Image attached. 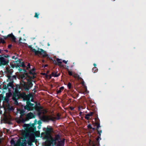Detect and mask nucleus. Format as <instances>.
I'll return each mask as SVG.
<instances>
[{
    "label": "nucleus",
    "mask_w": 146,
    "mask_h": 146,
    "mask_svg": "<svg viewBox=\"0 0 146 146\" xmlns=\"http://www.w3.org/2000/svg\"><path fill=\"white\" fill-rule=\"evenodd\" d=\"M23 127L25 130H22L20 132L22 138L18 140L16 144L14 140L12 139L11 141V146H27V143L31 145L32 142L35 141V133L37 132L34 125L25 124L24 125Z\"/></svg>",
    "instance_id": "obj_1"
},
{
    "label": "nucleus",
    "mask_w": 146,
    "mask_h": 146,
    "mask_svg": "<svg viewBox=\"0 0 146 146\" xmlns=\"http://www.w3.org/2000/svg\"><path fill=\"white\" fill-rule=\"evenodd\" d=\"M44 131L45 132H42L41 134V137L43 139H46L47 140L45 141L44 146H51L52 144L53 145V144H56V140L54 139L50 135V133L51 131V128H44L43 129Z\"/></svg>",
    "instance_id": "obj_2"
},
{
    "label": "nucleus",
    "mask_w": 146,
    "mask_h": 146,
    "mask_svg": "<svg viewBox=\"0 0 146 146\" xmlns=\"http://www.w3.org/2000/svg\"><path fill=\"white\" fill-rule=\"evenodd\" d=\"M26 99L28 101L27 102V105L24 107V108L28 110H33L34 108V104L30 103L29 101L31 100V102H33L32 96L31 94H29L26 96Z\"/></svg>",
    "instance_id": "obj_3"
},
{
    "label": "nucleus",
    "mask_w": 146,
    "mask_h": 146,
    "mask_svg": "<svg viewBox=\"0 0 146 146\" xmlns=\"http://www.w3.org/2000/svg\"><path fill=\"white\" fill-rule=\"evenodd\" d=\"M18 112H19L21 114L20 118L19 119V121H18L19 122L24 123L26 121L28 120V119H31L33 117V113H29L27 115L26 117L24 119L22 117V116L23 115L25 112L24 111L20 109L18 111Z\"/></svg>",
    "instance_id": "obj_4"
},
{
    "label": "nucleus",
    "mask_w": 146,
    "mask_h": 146,
    "mask_svg": "<svg viewBox=\"0 0 146 146\" xmlns=\"http://www.w3.org/2000/svg\"><path fill=\"white\" fill-rule=\"evenodd\" d=\"M20 78L21 79V85L26 89L29 90V89L30 88L28 87L26 85V82L25 80L28 82V83L31 86H32V84L31 82H29L26 79L25 76L23 74L20 75Z\"/></svg>",
    "instance_id": "obj_5"
},
{
    "label": "nucleus",
    "mask_w": 146,
    "mask_h": 146,
    "mask_svg": "<svg viewBox=\"0 0 146 146\" xmlns=\"http://www.w3.org/2000/svg\"><path fill=\"white\" fill-rule=\"evenodd\" d=\"M28 47L32 51L35 53V55L40 54L43 57L46 56L47 55L46 52L41 49L38 48V50H36V49L33 48L31 46H29Z\"/></svg>",
    "instance_id": "obj_6"
},
{
    "label": "nucleus",
    "mask_w": 146,
    "mask_h": 146,
    "mask_svg": "<svg viewBox=\"0 0 146 146\" xmlns=\"http://www.w3.org/2000/svg\"><path fill=\"white\" fill-rule=\"evenodd\" d=\"M3 37L4 39H6L8 37H10L11 38V40L13 42H15L16 38L12 34V33L11 34L8 35L7 36H3Z\"/></svg>",
    "instance_id": "obj_7"
},
{
    "label": "nucleus",
    "mask_w": 146,
    "mask_h": 146,
    "mask_svg": "<svg viewBox=\"0 0 146 146\" xmlns=\"http://www.w3.org/2000/svg\"><path fill=\"white\" fill-rule=\"evenodd\" d=\"M4 120L6 121H9L11 120V119L10 115L9 114L5 112L3 114Z\"/></svg>",
    "instance_id": "obj_8"
},
{
    "label": "nucleus",
    "mask_w": 146,
    "mask_h": 146,
    "mask_svg": "<svg viewBox=\"0 0 146 146\" xmlns=\"http://www.w3.org/2000/svg\"><path fill=\"white\" fill-rule=\"evenodd\" d=\"M7 63V62L5 60L4 58H0V65L1 64H6Z\"/></svg>",
    "instance_id": "obj_9"
},
{
    "label": "nucleus",
    "mask_w": 146,
    "mask_h": 146,
    "mask_svg": "<svg viewBox=\"0 0 146 146\" xmlns=\"http://www.w3.org/2000/svg\"><path fill=\"white\" fill-rule=\"evenodd\" d=\"M92 112H90L87 114L86 115L85 117V118L86 119H88L90 118V117L92 115Z\"/></svg>",
    "instance_id": "obj_10"
},
{
    "label": "nucleus",
    "mask_w": 146,
    "mask_h": 146,
    "mask_svg": "<svg viewBox=\"0 0 146 146\" xmlns=\"http://www.w3.org/2000/svg\"><path fill=\"white\" fill-rule=\"evenodd\" d=\"M57 61L58 62V65L60 66H63V65H62V62L61 61V59H59L58 58H57L56 59Z\"/></svg>",
    "instance_id": "obj_11"
},
{
    "label": "nucleus",
    "mask_w": 146,
    "mask_h": 146,
    "mask_svg": "<svg viewBox=\"0 0 146 146\" xmlns=\"http://www.w3.org/2000/svg\"><path fill=\"white\" fill-rule=\"evenodd\" d=\"M58 141L59 143L58 145V146H64V139H63V140L61 141Z\"/></svg>",
    "instance_id": "obj_12"
},
{
    "label": "nucleus",
    "mask_w": 146,
    "mask_h": 146,
    "mask_svg": "<svg viewBox=\"0 0 146 146\" xmlns=\"http://www.w3.org/2000/svg\"><path fill=\"white\" fill-rule=\"evenodd\" d=\"M42 119L44 121H47L50 119V117L47 116L43 115L42 117Z\"/></svg>",
    "instance_id": "obj_13"
},
{
    "label": "nucleus",
    "mask_w": 146,
    "mask_h": 146,
    "mask_svg": "<svg viewBox=\"0 0 146 146\" xmlns=\"http://www.w3.org/2000/svg\"><path fill=\"white\" fill-rule=\"evenodd\" d=\"M60 74H57L56 73L52 72L51 75L54 77H57L60 75Z\"/></svg>",
    "instance_id": "obj_14"
},
{
    "label": "nucleus",
    "mask_w": 146,
    "mask_h": 146,
    "mask_svg": "<svg viewBox=\"0 0 146 146\" xmlns=\"http://www.w3.org/2000/svg\"><path fill=\"white\" fill-rule=\"evenodd\" d=\"M11 95V92H9L8 93H7L6 94V96L7 97V99H6V100L7 101V99H8L10 96Z\"/></svg>",
    "instance_id": "obj_15"
},
{
    "label": "nucleus",
    "mask_w": 146,
    "mask_h": 146,
    "mask_svg": "<svg viewBox=\"0 0 146 146\" xmlns=\"http://www.w3.org/2000/svg\"><path fill=\"white\" fill-rule=\"evenodd\" d=\"M100 127V125L98 124V125H97V130L98 131V133L100 135V136L101 133H102V130L99 131L98 130V129Z\"/></svg>",
    "instance_id": "obj_16"
},
{
    "label": "nucleus",
    "mask_w": 146,
    "mask_h": 146,
    "mask_svg": "<svg viewBox=\"0 0 146 146\" xmlns=\"http://www.w3.org/2000/svg\"><path fill=\"white\" fill-rule=\"evenodd\" d=\"M29 73L31 74L34 75L35 74V69L33 68L29 72Z\"/></svg>",
    "instance_id": "obj_17"
},
{
    "label": "nucleus",
    "mask_w": 146,
    "mask_h": 146,
    "mask_svg": "<svg viewBox=\"0 0 146 146\" xmlns=\"http://www.w3.org/2000/svg\"><path fill=\"white\" fill-rule=\"evenodd\" d=\"M64 89V87L63 86H62V87H61L60 88V89L59 90H58L57 92V94H58L59 93H60V92H61V90H63Z\"/></svg>",
    "instance_id": "obj_18"
},
{
    "label": "nucleus",
    "mask_w": 146,
    "mask_h": 146,
    "mask_svg": "<svg viewBox=\"0 0 146 146\" xmlns=\"http://www.w3.org/2000/svg\"><path fill=\"white\" fill-rule=\"evenodd\" d=\"M84 90H85V92H84V94H87L88 93V91H87V86H85V87H84Z\"/></svg>",
    "instance_id": "obj_19"
},
{
    "label": "nucleus",
    "mask_w": 146,
    "mask_h": 146,
    "mask_svg": "<svg viewBox=\"0 0 146 146\" xmlns=\"http://www.w3.org/2000/svg\"><path fill=\"white\" fill-rule=\"evenodd\" d=\"M92 70L94 72H95L97 71L98 69L96 67H94L93 68Z\"/></svg>",
    "instance_id": "obj_20"
},
{
    "label": "nucleus",
    "mask_w": 146,
    "mask_h": 146,
    "mask_svg": "<svg viewBox=\"0 0 146 146\" xmlns=\"http://www.w3.org/2000/svg\"><path fill=\"white\" fill-rule=\"evenodd\" d=\"M68 86L69 89H70L71 87V84L69 83L68 84Z\"/></svg>",
    "instance_id": "obj_21"
},
{
    "label": "nucleus",
    "mask_w": 146,
    "mask_h": 146,
    "mask_svg": "<svg viewBox=\"0 0 146 146\" xmlns=\"http://www.w3.org/2000/svg\"><path fill=\"white\" fill-rule=\"evenodd\" d=\"M1 42L3 43H5V41L4 40H3L2 39H1Z\"/></svg>",
    "instance_id": "obj_22"
},
{
    "label": "nucleus",
    "mask_w": 146,
    "mask_h": 146,
    "mask_svg": "<svg viewBox=\"0 0 146 146\" xmlns=\"http://www.w3.org/2000/svg\"><path fill=\"white\" fill-rule=\"evenodd\" d=\"M38 14H37L36 13H35V17H36L37 18H38Z\"/></svg>",
    "instance_id": "obj_23"
},
{
    "label": "nucleus",
    "mask_w": 146,
    "mask_h": 146,
    "mask_svg": "<svg viewBox=\"0 0 146 146\" xmlns=\"http://www.w3.org/2000/svg\"><path fill=\"white\" fill-rule=\"evenodd\" d=\"M21 66H22L23 67H24L25 66L24 65V64L22 62L21 64L20 65Z\"/></svg>",
    "instance_id": "obj_24"
},
{
    "label": "nucleus",
    "mask_w": 146,
    "mask_h": 146,
    "mask_svg": "<svg viewBox=\"0 0 146 146\" xmlns=\"http://www.w3.org/2000/svg\"><path fill=\"white\" fill-rule=\"evenodd\" d=\"M68 72L69 74V75H72V72L69 71Z\"/></svg>",
    "instance_id": "obj_25"
},
{
    "label": "nucleus",
    "mask_w": 146,
    "mask_h": 146,
    "mask_svg": "<svg viewBox=\"0 0 146 146\" xmlns=\"http://www.w3.org/2000/svg\"><path fill=\"white\" fill-rule=\"evenodd\" d=\"M88 128H89L91 129L92 128V127L91 126V125H89L88 126Z\"/></svg>",
    "instance_id": "obj_26"
},
{
    "label": "nucleus",
    "mask_w": 146,
    "mask_h": 146,
    "mask_svg": "<svg viewBox=\"0 0 146 146\" xmlns=\"http://www.w3.org/2000/svg\"><path fill=\"white\" fill-rule=\"evenodd\" d=\"M67 62H68V61H66V60H63L62 61V62H64V63H65L66 64L67 63Z\"/></svg>",
    "instance_id": "obj_27"
},
{
    "label": "nucleus",
    "mask_w": 146,
    "mask_h": 146,
    "mask_svg": "<svg viewBox=\"0 0 146 146\" xmlns=\"http://www.w3.org/2000/svg\"><path fill=\"white\" fill-rule=\"evenodd\" d=\"M82 84L84 86V87H85V86H86L84 82V81H83L82 83Z\"/></svg>",
    "instance_id": "obj_28"
},
{
    "label": "nucleus",
    "mask_w": 146,
    "mask_h": 146,
    "mask_svg": "<svg viewBox=\"0 0 146 146\" xmlns=\"http://www.w3.org/2000/svg\"><path fill=\"white\" fill-rule=\"evenodd\" d=\"M3 98V97L1 95H0V100H1Z\"/></svg>",
    "instance_id": "obj_29"
},
{
    "label": "nucleus",
    "mask_w": 146,
    "mask_h": 146,
    "mask_svg": "<svg viewBox=\"0 0 146 146\" xmlns=\"http://www.w3.org/2000/svg\"><path fill=\"white\" fill-rule=\"evenodd\" d=\"M28 67L27 68V69H28L29 68H30V65L29 63L28 64Z\"/></svg>",
    "instance_id": "obj_30"
},
{
    "label": "nucleus",
    "mask_w": 146,
    "mask_h": 146,
    "mask_svg": "<svg viewBox=\"0 0 146 146\" xmlns=\"http://www.w3.org/2000/svg\"><path fill=\"white\" fill-rule=\"evenodd\" d=\"M101 139V138L100 137H98L97 139V141L100 140Z\"/></svg>",
    "instance_id": "obj_31"
},
{
    "label": "nucleus",
    "mask_w": 146,
    "mask_h": 146,
    "mask_svg": "<svg viewBox=\"0 0 146 146\" xmlns=\"http://www.w3.org/2000/svg\"><path fill=\"white\" fill-rule=\"evenodd\" d=\"M41 127V125L40 124L39 125L38 127V128L39 129H40Z\"/></svg>",
    "instance_id": "obj_32"
},
{
    "label": "nucleus",
    "mask_w": 146,
    "mask_h": 146,
    "mask_svg": "<svg viewBox=\"0 0 146 146\" xmlns=\"http://www.w3.org/2000/svg\"><path fill=\"white\" fill-rule=\"evenodd\" d=\"M21 38H20L19 40V42H21V43H23V42H22L21 41Z\"/></svg>",
    "instance_id": "obj_33"
},
{
    "label": "nucleus",
    "mask_w": 146,
    "mask_h": 146,
    "mask_svg": "<svg viewBox=\"0 0 146 146\" xmlns=\"http://www.w3.org/2000/svg\"><path fill=\"white\" fill-rule=\"evenodd\" d=\"M46 111L45 110H44L43 111V113L44 114L45 113H46Z\"/></svg>",
    "instance_id": "obj_34"
},
{
    "label": "nucleus",
    "mask_w": 146,
    "mask_h": 146,
    "mask_svg": "<svg viewBox=\"0 0 146 146\" xmlns=\"http://www.w3.org/2000/svg\"><path fill=\"white\" fill-rule=\"evenodd\" d=\"M73 76L74 77H75V78H76V77H77V75H75V74H73Z\"/></svg>",
    "instance_id": "obj_35"
},
{
    "label": "nucleus",
    "mask_w": 146,
    "mask_h": 146,
    "mask_svg": "<svg viewBox=\"0 0 146 146\" xmlns=\"http://www.w3.org/2000/svg\"><path fill=\"white\" fill-rule=\"evenodd\" d=\"M2 110H1V108H0V114L2 113Z\"/></svg>",
    "instance_id": "obj_36"
},
{
    "label": "nucleus",
    "mask_w": 146,
    "mask_h": 146,
    "mask_svg": "<svg viewBox=\"0 0 146 146\" xmlns=\"http://www.w3.org/2000/svg\"><path fill=\"white\" fill-rule=\"evenodd\" d=\"M60 118L59 117V116H58L56 118V119L58 120Z\"/></svg>",
    "instance_id": "obj_37"
},
{
    "label": "nucleus",
    "mask_w": 146,
    "mask_h": 146,
    "mask_svg": "<svg viewBox=\"0 0 146 146\" xmlns=\"http://www.w3.org/2000/svg\"><path fill=\"white\" fill-rule=\"evenodd\" d=\"M11 46V45H9V46H8V47L9 48H10Z\"/></svg>",
    "instance_id": "obj_38"
},
{
    "label": "nucleus",
    "mask_w": 146,
    "mask_h": 146,
    "mask_svg": "<svg viewBox=\"0 0 146 146\" xmlns=\"http://www.w3.org/2000/svg\"><path fill=\"white\" fill-rule=\"evenodd\" d=\"M15 58V56H13L12 57V59H14Z\"/></svg>",
    "instance_id": "obj_39"
},
{
    "label": "nucleus",
    "mask_w": 146,
    "mask_h": 146,
    "mask_svg": "<svg viewBox=\"0 0 146 146\" xmlns=\"http://www.w3.org/2000/svg\"><path fill=\"white\" fill-rule=\"evenodd\" d=\"M94 67H96V64H94Z\"/></svg>",
    "instance_id": "obj_40"
},
{
    "label": "nucleus",
    "mask_w": 146,
    "mask_h": 146,
    "mask_svg": "<svg viewBox=\"0 0 146 146\" xmlns=\"http://www.w3.org/2000/svg\"><path fill=\"white\" fill-rule=\"evenodd\" d=\"M93 130H94L95 129V128H92H92Z\"/></svg>",
    "instance_id": "obj_41"
},
{
    "label": "nucleus",
    "mask_w": 146,
    "mask_h": 146,
    "mask_svg": "<svg viewBox=\"0 0 146 146\" xmlns=\"http://www.w3.org/2000/svg\"><path fill=\"white\" fill-rule=\"evenodd\" d=\"M48 46H50V44H49V43H48Z\"/></svg>",
    "instance_id": "obj_42"
},
{
    "label": "nucleus",
    "mask_w": 146,
    "mask_h": 146,
    "mask_svg": "<svg viewBox=\"0 0 146 146\" xmlns=\"http://www.w3.org/2000/svg\"><path fill=\"white\" fill-rule=\"evenodd\" d=\"M82 113V112H80V115H81V114Z\"/></svg>",
    "instance_id": "obj_43"
},
{
    "label": "nucleus",
    "mask_w": 146,
    "mask_h": 146,
    "mask_svg": "<svg viewBox=\"0 0 146 146\" xmlns=\"http://www.w3.org/2000/svg\"><path fill=\"white\" fill-rule=\"evenodd\" d=\"M47 66V65H45L44 66V67H46Z\"/></svg>",
    "instance_id": "obj_44"
},
{
    "label": "nucleus",
    "mask_w": 146,
    "mask_h": 146,
    "mask_svg": "<svg viewBox=\"0 0 146 146\" xmlns=\"http://www.w3.org/2000/svg\"><path fill=\"white\" fill-rule=\"evenodd\" d=\"M8 68H7V71H8Z\"/></svg>",
    "instance_id": "obj_45"
},
{
    "label": "nucleus",
    "mask_w": 146,
    "mask_h": 146,
    "mask_svg": "<svg viewBox=\"0 0 146 146\" xmlns=\"http://www.w3.org/2000/svg\"><path fill=\"white\" fill-rule=\"evenodd\" d=\"M13 100H14V97H13Z\"/></svg>",
    "instance_id": "obj_46"
},
{
    "label": "nucleus",
    "mask_w": 146,
    "mask_h": 146,
    "mask_svg": "<svg viewBox=\"0 0 146 146\" xmlns=\"http://www.w3.org/2000/svg\"><path fill=\"white\" fill-rule=\"evenodd\" d=\"M46 74L45 73H43V75H45Z\"/></svg>",
    "instance_id": "obj_47"
},
{
    "label": "nucleus",
    "mask_w": 146,
    "mask_h": 146,
    "mask_svg": "<svg viewBox=\"0 0 146 146\" xmlns=\"http://www.w3.org/2000/svg\"><path fill=\"white\" fill-rule=\"evenodd\" d=\"M40 121H38V124H40Z\"/></svg>",
    "instance_id": "obj_48"
},
{
    "label": "nucleus",
    "mask_w": 146,
    "mask_h": 146,
    "mask_svg": "<svg viewBox=\"0 0 146 146\" xmlns=\"http://www.w3.org/2000/svg\"><path fill=\"white\" fill-rule=\"evenodd\" d=\"M92 146H95V145H94L93 144Z\"/></svg>",
    "instance_id": "obj_49"
},
{
    "label": "nucleus",
    "mask_w": 146,
    "mask_h": 146,
    "mask_svg": "<svg viewBox=\"0 0 146 146\" xmlns=\"http://www.w3.org/2000/svg\"><path fill=\"white\" fill-rule=\"evenodd\" d=\"M11 76H10L9 77V78H8L9 79V78H11Z\"/></svg>",
    "instance_id": "obj_50"
},
{
    "label": "nucleus",
    "mask_w": 146,
    "mask_h": 146,
    "mask_svg": "<svg viewBox=\"0 0 146 146\" xmlns=\"http://www.w3.org/2000/svg\"><path fill=\"white\" fill-rule=\"evenodd\" d=\"M2 109H3V110H4V108H1Z\"/></svg>",
    "instance_id": "obj_51"
},
{
    "label": "nucleus",
    "mask_w": 146,
    "mask_h": 146,
    "mask_svg": "<svg viewBox=\"0 0 146 146\" xmlns=\"http://www.w3.org/2000/svg\"><path fill=\"white\" fill-rule=\"evenodd\" d=\"M20 60H19V62H20Z\"/></svg>",
    "instance_id": "obj_52"
},
{
    "label": "nucleus",
    "mask_w": 146,
    "mask_h": 146,
    "mask_svg": "<svg viewBox=\"0 0 146 146\" xmlns=\"http://www.w3.org/2000/svg\"><path fill=\"white\" fill-rule=\"evenodd\" d=\"M78 109H79V110H80V108H78Z\"/></svg>",
    "instance_id": "obj_53"
},
{
    "label": "nucleus",
    "mask_w": 146,
    "mask_h": 146,
    "mask_svg": "<svg viewBox=\"0 0 146 146\" xmlns=\"http://www.w3.org/2000/svg\"><path fill=\"white\" fill-rule=\"evenodd\" d=\"M14 66H12V67L13 68Z\"/></svg>",
    "instance_id": "obj_54"
},
{
    "label": "nucleus",
    "mask_w": 146,
    "mask_h": 146,
    "mask_svg": "<svg viewBox=\"0 0 146 146\" xmlns=\"http://www.w3.org/2000/svg\"><path fill=\"white\" fill-rule=\"evenodd\" d=\"M114 1H115V0H114Z\"/></svg>",
    "instance_id": "obj_55"
}]
</instances>
